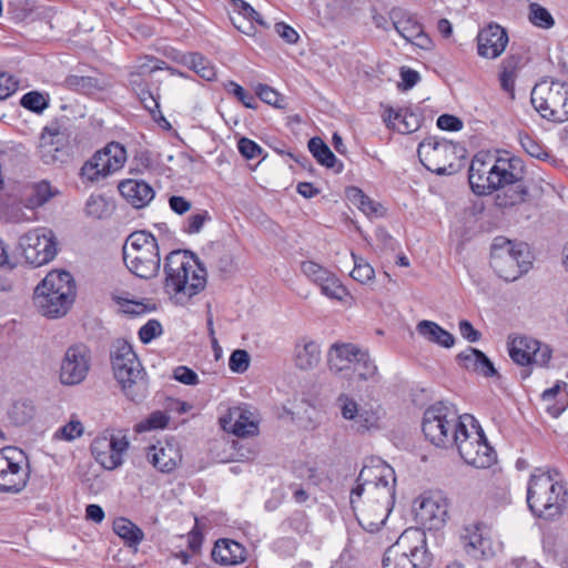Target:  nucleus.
Here are the masks:
<instances>
[{"instance_id":"obj_49","label":"nucleus","mask_w":568,"mask_h":568,"mask_svg":"<svg viewBox=\"0 0 568 568\" xmlns=\"http://www.w3.org/2000/svg\"><path fill=\"white\" fill-rule=\"evenodd\" d=\"M170 418L161 410L153 412L144 422L138 425L139 432L161 429L166 427Z\"/></svg>"},{"instance_id":"obj_56","label":"nucleus","mask_w":568,"mask_h":568,"mask_svg":"<svg viewBox=\"0 0 568 568\" xmlns=\"http://www.w3.org/2000/svg\"><path fill=\"white\" fill-rule=\"evenodd\" d=\"M532 363L534 365H538L540 367L547 366L551 358V349L548 345L541 344L537 341V345L534 348Z\"/></svg>"},{"instance_id":"obj_41","label":"nucleus","mask_w":568,"mask_h":568,"mask_svg":"<svg viewBox=\"0 0 568 568\" xmlns=\"http://www.w3.org/2000/svg\"><path fill=\"white\" fill-rule=\"evenodd\" d=\"M20 104L29 111H32L37 114H41L44 110L49 108L50 97L48 93L30 91L22 95Z\"/></svg>"},{"instance_id":"obj_5","label":"nucleus","mask_w":568,"mask_h":568,"mask_svg":"<svg viewBox=\"0 0 568 568\" xmlns=\"http://www.w3.org/2000/svg\"><path fill=\"white\" fill-rule=\"evenodd\" d=\"M74 298V280L69 272L62 270L49 272L33 293V302L38 311L50 318L65 315Z\"/></svg>"},{"instance_id":"obj_57","label":"nucleus","mask_w":568,"mask_h":568,"mask_svg":"<svg viewBox=\"0 0 568 568\" xmlns=\"http://www.w3.org/2000/svg\"><path fill=\"white\" fill-rule=\"evenodd\" d=\"M234 9L239 11L244 18L250 19L251 21H255L260 24H264L261 14L246 1L244 0H235L233 4Z\"/></svg>"},{"instance_id":"obj_62","label":"nucleus","mask_w":568,"mask_h":568,"mask_svg":"<svg viewBox=\"0 0 568 568\" xmlns=\"http://www.w3.org/2000/svg\"><path fill=\"white\" fill-rule=\"evenodd\" d=\"M275 32L287 43L294 44L298 41L300 36L294 28L285 22H277L274 27Z\"/></svg>"},{"instance_id":"obj_9","label":"nucleus","mask_w":568,"mask_h":568,"mask_svg":"<svg viewBox=\"0 0 568 568\" xmlns=\"http://www.w3.org/2000/svg\"><path fill=\"white\" fill-rule=\"evenodd\" d=\"M432 560L426 548L425 532L418 528H408L385 551L383 568H428Z\"/></svg>"},{"instance_id":"obj_55","label":"nucleus","mask_w":568,"mask_h":568,"mask_svg":"<svg viewBox=\"0 0 568 568\" xmlns=\"http://www.w3.org/2000/svg\"><path fill=\"white\" fill-rule=\"evenodd\" d=\"M173 377L184 385H196L199 383L197 374L186 366H178L173 371Z\"/></svg>"},{"instance_id":"obj_14","label":"nucleus","mask_w":568,"mask_h":568,"mask_svg":"<svg viewBox=\"0 0 568 568\" xmlns=\"http://www.w3.org/2000/svg\"><path fill=\"white\" fill-rule=\"evenodd\" d=\"M26 261L36 267L51 262L58 253L54 232L48 227H36L19 239Z\"/></svg>"},{"instance_id":"obj_45","label":"nucleus","mask_w":568,"mask_h":568,"mask_svg":"<svg viewBox=\"0 0 568 568\" xmlns=\"http://www.w3.org/2000/svg\"><path fill=\"white\" fill-rule=\"evenodd\" d=\"M302 273L311 280L313 283H315L318 287L321 284H323L325 281H327V277L332 273L329 270L325 268L318 263H315L313 261H305L301 265Z\"/></svg>"},{"instance_id":"obj_21","label":"nucleus","mask_w":568,"mask_h":568,"mask_svg":"<svg viewBox=\"0 0 568 568\" xmlns=\"http://www.w3.org/2000/svg\"><path fill=\"white\" fill-rule=\"evenodd\" d=\"M415 517L428 529H438L447 517L446 500L439 495L422 496L415 501Z\"/></svg>"},{"instance_id":"obj_22","label":"nucleus","mask_w":568,"mask_h":568,"mask_svg":"<svg viewBox=\"0 0 568 568\" xmlns=\"http://www.w3.org/2000/svg\"><path fill=\"white\" fill-rule=\"evenodd\" d=\"M148 459L158 470L171 473L182 462L181 448L173 439L159 440L148 448Z\"/></svg>"},{"instance_id":"obj_2","label":"nucleus","mask_w":568,"mask_h":568,"mask_svg":"<svg viewBox=\"0 0 568 568\" xmlns=\"http://www.w3.org/2000/svg\"><path fill=\"white\" fill-rule=\"evenodd\" d=\"M395 471L385 462L373 459L362 468L349 503L365 531L375 534L385 526L395 505Z\"/></svg>"},{"instance_id":"obj_60","label":"nucleus","mask_w":568,"mask_h":568,"mask_svg":"<svg viewBox=\"0 0 568 568\" xmlns=\"http://www.w3.org/2000/svg\"><path fill=\"white\" fill-rule=\"evenodd\" d=\"M18 89V81L10 74H0V100L12 95Z\"/></svg>"},{"instance_id":"obj_35","label":"nucleus","mask_w":568,"mask_h":568,"mask_svg":"<svg viewBox=\"0 0 568 568\" xmlns=\"http://www.w3.org/2000/svg\"><path fill=\"white\" fill-rule=\"evenodd\" d=\"M308 150L321 165L328 169H334L337 165L336 172L343 170V163L336 159L335 154L321 138H312L308 141Z\"/></svg>"},{"instance_id":"obj_10","label":"nucleus","mask_w":568,"mask_h":568,"mask_svg":"<svg viewBox=\"0 0 568 568\" xmlns=\"http://www.w3.org/2000/svg\"><path fill=\"white\" fill-rule=\"evenodd\" d=\"M490 265L499 277L507 282L515 281L528 272L531 265L530 250L526 243L497 237L491 246Z\"/></svg>"},{"instance_id":"obj_46","label":"nucleus","mask_w":568,"mask_h":568,"mask_svg":"<svg viewBox=\"0 0 568 568\" xmlns=\"http://www.w3.org/2000/svg\"><path fill=\"white\" fill-rule=\"evenodd\" d=\"M84 427L78 419H71L65 425L61 426L53 434V439L72 442L82 436Z\"/></svg>"},{"instance_id":"obj_34","label":"nucleus","mask_w":568,"mask_h":568,"mask_svg":"<svg viewBox=\"0 0 568 568\" xmlns=\"http://www.w3.org/2000/svg\"><path fill=\"white\" fill-rule=\"evenodd\" d=\"M113 531L123 539L128 547L136 548L144 538L143 530L124 517H119L113 521Z\"/></svg>"},{"instance_id":"obj_52","label":"nucleus","mask_w":568,"mask_h":568,"mask_svg":"<svg viewBox=\"0 0 568 568\" xmlns=\"http://www.w3.org/2000/svg\"><path fill=\"white\" fill-rule=\"evenodd\" d=\"M520 143L524 150L532 158L546 160L549 156L547 150L528 135L521 138Z\"/></svg>"},{"instance_id":"obj_40","label":"nucleus","mask_w":568,"mask_h":568,"mask_svg":"<svg viewBox=\"0 0 568 568\" xmlns=\"http://www.w3.org/2000/svg\"><path fill=\"white\" fill-rule=\"evenodd\" d=\"M186 64L196 74L206 81H213L216 78L214 64L200 53H191L186 58Z\"/></svg>"},{"instance_id":"obj_26","label":"nucleus","mask_w":568,"mask_h":568,"mask_svg":"<svg viewBox=\"0 0 568 568\" xmlns=\"http://www.w3.org/2000/svg\"><path fill=\"white\" fill-rule=\"evenodd\" d=\"M119 192L135 209L146 206L154 197L152 186L143 180L128 179L119 183Z\"/></svg>"},{"instance_id":"obj_19","label":"nucleus","mask_w":568,"mask_h":568,"mask_svg":"<svg viewBox=\"0 0 568 568\" xmlns=\"http://www.w3.org/2000/svg\"><path fill=\"white\" fill-rule=\"evenodd\" d=\"M336 405L339 408L344 419L353 422L357 432L364 433L378 427L379 416L372 408H359L357 402L347 394H339L336 398Z\"/></svg>"},{"instance_id":"obj_4","label":"nucleus","mask_w":568,"mask_h":568,"mask_svg":"<svg viewBox=\"0 0 568 568\" xmlns=\"http://www.w3.org/2000/svg\"><path fill=\"white\" fill-rule=\"evenodd\" d=\"M163 272V290L176 301L199 294L206 284L205 270L186 251L170 252L164 257Z\"/></svg>"},{"instance_id":"obj_24","label":"nucleus","mask_w":568,"mask_h":568,"mask_svg":"<svg viewBox=\"0 0 568 568\" xmlns=\"http://www.w3.org/2000/svg\"><path fill=\"white\" fill-rule=\"evenodd\" d=\"M361 355V348L351 343H335L327 352V365L331 372L347 377L354 362Z\"/></svg>"},{"instance_id":"obj_25","label":"nucleus","mask_w":568,"mask_h":568,"mask_svg":"<svg viewBox=\"0 0 568 568\" xmlns=\"http://www.w3.org/2000/svg\"><path fill=\"white\" fill-rule=\"evenodd\" d=\"M393 24L407 42L424 50L432 48L433 42L430 38L425 33L423 26L414 16L408 13L395 14Z\"/></svg>"},{"instance_id":"obj_7","label":"nucleus","mask_w":568,"mask_h":568,"mask_svg":"<svg viewBox=\"0 0 568 568\" xmlns=\"http://www.w3.org/2000/svg\"><path fill=\"white\" fill-rule=\"evenodd\" d=\"M123 261L126 268L139 278L152 280L161 270V255L156 237L148 231H134L125 240Z\"/></svg>"},{"instance_id":"obj_17","label":"nucleus","mask_w":568,"mask_h":568,"mask_svg":"<svg viewBox=\"0 0 568 568\" xmlns=\"http://www.w3.org/2000/svg\"><path fill=\"white\" fill-rule=\"evenodd\" d=\"M129 447L125 437H97L91 444V453L104 469L112 470L118 468L123 459L122 456Z\"/></svg>"},{"instance_id":"obj_63","label":"nucleus","mask_w":568,"mask_h":568,"mask_svg":"<svg viewBox=\"0 0 568 568\" xmlns=\"http://www.w3.org/2000/svg\"><path fill=\"white\" fill-rule=\"evenodd\" d=\"M459 333L466 341L476 343L480 339L481 333L476 329L467 320H462L458 324Z\"/></svg>"},{"instance_id":"obj_18","label":"nucleus","mask_w":568,"mask_h":568,"mask_svg":"<svg viewBox=\"0 0 568 568\" xmlns=\"http://www.w3.org/2000/svg\"><path fill=\"white\" fill-rule=\"evenodd\" d=\"M222 427L237 437L253 436L258 433L256 410L248 405L231 407L220 419Z\"/></svg>"},{"instance_id":"obj_42","label":"nucleus","mask_w":568,"mask_h":568,"mask_svg":"<svg viewBox=\"0 0 568 568\" xmlns=\"http://www.w3.org/2000/svg\"><path fill=\"white\" fill-rule=\"evenodd\" d=\"M321 293L331 300L343 301L349 295L347 288L332 272L323 284L320 285Z\"/></svg>"},{"instance_id":"obj_38","label":"nucleus","mask_w":568,"mask_h":568,"mask_svg":"<svg viewBox=\"0 0 568 568\" xmlns=\"http://www.w3.org/2000/svg\"><path fill=\"white\" fill-rule=\"evenodd\" d=\"M521 57L516 54H510L503 60L500 67L501 71L499 74V81L503 90L507 92H511L514 90L517 70L519 69Z\"/></svg>"},{"instance_id":"obj_30","label":"nucleus","mask_w":568,"mask_h":568,"mask_svg":"<svg viewBox=\"0 0 568 568\" xmlns=\"http://www.w3.org/2000/svg\"><path fill=\"white\" fill-rule=\"evenodd\" d=\"M384 121L388 128H392L402 134L412 133L419 128L418 116L408 109L403 108L397 110L388 108L385 111Z\"/></svg>"},{"instance_id":"obj_50","label":"nucleus","mask_w":568,"mask_h":568,"mask_svg":"<svg viewBox=\"0 0 568 568\" xmlns=\"http://www.w3.org/2000/svg\"><path fill=\"white\" fill-rule=\"evenodd\" d=\"M226 90L232 93L234 97L237 98L239 101H241L246 108L248 109H256L257 108V101L253 94L245 91L243 87L237 84L234 81H230L225 85Z\"/></svg>"},{"instance_id":"obj_31","label":"nucleus","mask_w":568,"mask_h":568,"mask_svg":"<svg viewBox=\"0 0 568 568\" xmlns=\"http://www.w3.org/2000/svg\"><path fill=\"white\" fill-rule=\"evenodd\" d=\"M59 194L58 187L53 186L48 180H41L29 185L24 205L30 210H36L45 205Z\"/></svg>"},{"instance_id":"obj_15","label":"nucleus","mask_w":568,"mask_h":568,"mask_svg":"<svg viewBox=\"0 0 568 568\" xmlns=\"http://www.w3.org/2000/svg\"><path fill=\"white\" fill-rule=\"evenodd\" d=\"M29 473L21 450L0 452V491L18 494L27 486Z\"/></svg>"},{"instance_id":"obj_48","label":"nucleus","mask_w":568,"mask_h":568,"mask_svg":"<svg viewBox=\"0 0 568 568\" xmlns=\"http://www.w3.org/2000/svg\"><path fill=\"white\" fill-rule=\"evenodd\" d=\"M211 221V215L206 210H201L191 214L183 223V232L187 234H197L206 222Z\"/></svg>"},{"instance_id":"obj_44","label":"nucleus","mask_w":568,"mask_h":568,"mask_svg":"<svg viewBox=\"0 0 568 568\" xmlns=\"http://www.w3.org/2000/svg\"><path fill=\"white\" fill-rule=\"evenodd\" d=\"M34 414V407L27 400H18L13 403L9 410L10 420L20 426L27 424Z\"/></svg>"},{"instance_id":"obj_43","label":"nucleus","mask_w":568,"mask_h":568,"mask_svg":"<svg viewBox=\"0 0 568 568\" xmlns=\"http://www.w3.org/2000/svg\"><path fill=\"white\" fill-rule=\"evenodd\" d=\"M352 258L354 261V267L351 272V276L362 284H366L373 281L375 277V271L373 266L363 257L357 256L355 253H352Z\"/></svg>"},{"instance_id":"obj_36","label":"nucleus","mask_w":568,"mask_h":568,"mask_svg":"<svg viewBox=\"0 0 568 568\" xmlns=\"http://www.w3.org/2000/svg\"><path fill=\"white\" fill-rule=\"evenodd\" d=\"M65 83L69 88L85 94L104 91L109 87V83L104 79L77 74L67 77Z\"/></svg>"},{"instance_id":"obj_11","label":"nucleus","mask_w":568,"mask_h":568,"mask_svg":"<svg viewBox=\"0 0 568 568\" xmlns=\"http://www.w3.org/2000/svg\"><path fill=\"white\" fill-rule=\"evenodd\" d=\"M531 104L548 121H568V83L554 80L538 82L531 90Z\"/></svg>"},{"instance_id":"obj_8","label":"nucleus","mask_w":568,"mask_h":568,"mask_svg":"<svg viewBox=\"0 0 568 568\" xmlns=\"http://www.w3.org/2000/svg\"><path fill=\"white\" fill-rule=\"evenodd\" d=\"M567 490L548 471L531 474L527 488V504L531 513L545 519L559 516L566 504Z\"/></svg>"},{"instance_id":"obj_59","label":"nucleus","mask_w":568,"mask_h":568,"mask_svg":"<svg viewBox=\"0 0 568 568\" xmlns=\"http://www.w3.org/2000/svg\"><path fill=\"white\" fill-rule=\"evenodd\" d=\"M256 94L263 102L274 106H280L281 95L271 87L266 84H258Z\"/></svg>"},{"instance_id":"obj_39","label":"nucleus","mask_w":568,"mask_h":568,"mask_svg":"<svg viewBox=\"0 0 568 568\" xmlns=\"http://www.w3.org/2000/svg\"><path fill=\"white\" fill-rule=\"evenodd\" d=\"M60 135V129L58 125H48L43 129L40 136V151L41 158L45 163H51L57 160V155L51 154L52 151L59 152L58 148H54V138Z\"/></svg>"},{"instance_id":"obj_29","label":"nucleus","mask_w":568,"mask_h":568,"mask_svg":"<svg viewBox=\"0 0 568 568\" xmlns=\"http://www.w3.org/2000/svg\"><path fill=\"white\" fill-rule=\"evenodd\" d=\"M212 558L216 564L223 566H235L246 559L245 548L232 539H220L212 550Z\"/></svg>"},{"instance_id":"obj_33","label":"nucleus","mask_w":568,"mask_h":568,"mask_svg":"<svg viewBox=\"0 0 568 568\" xmlns=\"http://www.w3.org/2000/svg\"><path fill=\"white\" fill-rule=\"evenodd\" d=\"M536 345L537 339L531 337H516L509 344V356L518 365H530Z\"/></svg>"},{"instance_id":"obj_27","label":"nucleus","mask_w":568,"mask_h":568,"mask_svg":"<svg viewBox=\"0 0 568 568\" xmlns=\"http://www.w3.org/2000/svg\"><path fill=\"white\" fill-rule=\"evenodd\" d=\"M293 361L295 367L301 371L315 368L321 362L320 344L306 336L298 338L294 346Z\"/></svg>"},{"instance_id":"obj_54","label":"nucleus","mask_w":568,"mask_h":568,"mask_svg":"<svg viewBox=\"0 0 568 568\" xmlns=\"http://www.w3.org/2000/svg\"><path fill=\"white\" fill-rule=\"evenodd\" d=\"M237 149L240 153L247 160L256 159L263 152V149L248 138H241L237 142Z\"/></svg>"},{"instance_id":"obj_58","label":"nucleus","mask_w":568,"mask_h":568,"mask_svg":"<svg viewBox=\"0 0 568 568\" xmlns=\"http://www.w3.org/2000/svg\"><path fill=\"white\" fill-rule=\"evenodd\" d=\"M139 99L143 106L151 113L155 114V112H160V104L158 99L153 95V93L148 88H141L139 93Z\"/></svg>"},{"instance_id":"obj_3","label":"nucleus","mask_w":568,"mask_h":568,"mask_svg":"<svg viewBox=\"0 0 568 568\" xmlns=\"http://www.w3.org/2000/svg\"><path fill=\"white\" fill-rule=\"evenodd\" d=\"M523 176V162L516 156L477 154L470 163L468 180L473 192L478 195L499 190L496 205L507 209L525 202L528 196Z\"/></svg>"},{"instance_id":"obj_13","label":"nucleus","mask_w":568,"mask_h":568,"mask_svg":"<svg viewBox=\"0 0 568 568\" xmlns=\"http://www.w3.org/2000/svg\"><path fill=\"white\" fill-rule=\"evenodd\" d=\"M126 161V151L118 142L106 144L97 151L81 168L80 175L88 182H98L123 168Z\"/></svg>"},{"instance_id":"obj_1","label":"nucleus","mask_w":568,"mask_h":568,"mask_svg":"<svg viewBox=\"0 0 568 568\" xmlns=\"http://www.w3.org/2000/svg\"><path fill=\"white\" fill-rule=\"evenodd\" d=\"M422 430L437 447L455 445L464 462L476 468H489L497 460L478 422L470 415L459 416L453 404L437 402L423 417Z\"/></svg>"},{"instance_id":"obj_28","label":"nucleus","mask_w":568,"mask_h":568,"mask_svg":"<svg viewBox=\"0 0 568 568\" xmlns=\"http://www.w3.org/2000/svg\"><path fill=\"white\" fill-rule=\"evenodd\" d=\"M458 364L469 372L480 374L485 377L497 375L491 361L479 349L467 347L456 356Z\"/></svg>"},{"instance_id":"obj_20","label":"nucleus","mask_w":568,"mask_h":568,"mask_svg":"<svg viewBox=\"0 0 568 568\" xmlns=\"http://www.w3.org/2000/svg\"><path fill=\"white\" fill-rule=\"evenodd\" d=\"M459 539L464 551L474 559H486L494 555L491 540L480 523L464 526Z\"/></svg>"},{"instance_id":"obj_16","label":"nucleus","mask_w":568,"mask_h":568,"mask_svg":"<svg viewBox=\"0 0 568 568\" xmlns=\"http://www.w3.org/2000/svg\"><path fill=\"white\" fill-rule=\"evenodd\" d=\"M90 351L85 345L68 347L60 364V382L69 386L82 383L90 371Z\"/></svg>"},{"instance_id":"obj_64","label":"nucleus","mask_w":568,"mask_h":568,"mask_svg":"<svg viewBox=\"0 0 568 568\" xmlns=\"http://www.w3.org/2000/svg\"><path fill=\"white\" fill-rule=\"evenodd\" d=\"M105 206L104 200L101 196H90L85 204V212L88 215L100 219L102 217V209Z\"/></svg>"},{"instance_id":"obj_6","label":"nucleus","mask_w":568,"mask_h":568,"mask_svg":"<svg viewBox=\"0 0 568 568\" xmlns=\"http://www.w3.org/2000/svg\"><path fill=\"white\" fill-rule=\"evenodd\" d=\"M111 362L114 378L124 396L132 402L145 398L149 388L146 374L132 346L118 342L111 352Z\"/></svg>"},{"instance_id":"obj_61","label":"nucleus","mask_w":568,"mask_h":568,"mask_svg":"<svg viewBox=\"0 0 568 568\" xmlns=\"http://www.w3.org/2000/svg\"><path fill=\"white\" fill-rule=\"evenodd\" d=\"M437 126L444 131H459L463 128V121L452 114H442L437 119Z\"/></svg>"},{"instance_id":"obj_47","label":"nucleus","mask_w":568,"mask_h":568,"mask_svg":"<svg viewBox=\"0 0 568 568\" xmlns=\"http://www.w3.org/2000/svg\"><path fill=\"white\" fill-rule=\"evenodd\" d=\"M529 20L532 24L544 29H549L555 23L550 12L538 3L530 4Z\"/></svg>"},{"instance_id":"obj_23","label":"nucleus","mask_w":568,"mask_h":568,"mask_svg":"<svg viewBox=\"0 0 568 568\" xmlns=\"http://www.w3.org/2000/svg\"><path fill=\"white\" fill-rule=\"evenodd\" d=\"M478 54L487 59L499 57L506 49L508 36L498 24H489L477 36Z\"/></svg>"},{"instance_id":"obj_12","label":"nucleus","mask_w":568,"mask_h":568,"mask_svg":"<svg viewBox=\"0 0 568 568\" xmlns=\"http://www.w3.org/2000/svg\"><path fill=\"white\" fill-rule=\"evenodd\" d=\"M417 154L422 164L437 175H452L459 169L457 145L445 139H424L418 145Z\"/></svg>"},{"instance_id":"obj_32","label":"nucleus","mask_w":568,"mask_h":568,"mask_svg":"<svg viewBox=\"0 0 568 568\" xmlns=\"http://www.w3.org/2000/svg\"><path fill=\"white\" fill-rule=\"evenodd\" d=\"M416 331L428 342L442 347L450 348L455 344L454 335L433 321L423 320L418 322Z\"/></svg>"},{"instance_id":"obj_53","label":"nucleus","mask_w":568,"mask_h":568,"mask_svg":"<svg viewBox=\"0 0 568 568\" xmlns=\"http://www.w3.org/2000/svg\"><path fill=\"white\" fill-rule=\"evenodd\" d=\"M162 334V326L156 320H149L139 331L142 343L148 344Z\"/></svg>"},{"instance_id":"obj_51","label":"nucleus","mask_w":568,"mask_h":568,"mask_svg":"<svg viewBox=\"0 0 568 568\" xmlns=\"http://www.w3.org/2000/svg\"><path fill=\"white\" fill-rule=\"evenodd\" d=\"M250 366V355L244 349L234 351L229 359V367L234 373H244Z\"/></svg>"},{"instance_id":"obj_37","label":"nucleus","mask_w":568,"mask_h":568,"mask_svg":"<svg viewBox=\"0 0 568 568\" xmlns=\"http://www.w3.org/2000/svg\"><path fill=\"white\" fill-rule=\"evenodd\" d=\"M376 373L377 367L369 357V354L361 349V355L357 356L351 369V374L347 375L346 378L351 381H367L373 378Z\"/></svg>"}]
</instances>
